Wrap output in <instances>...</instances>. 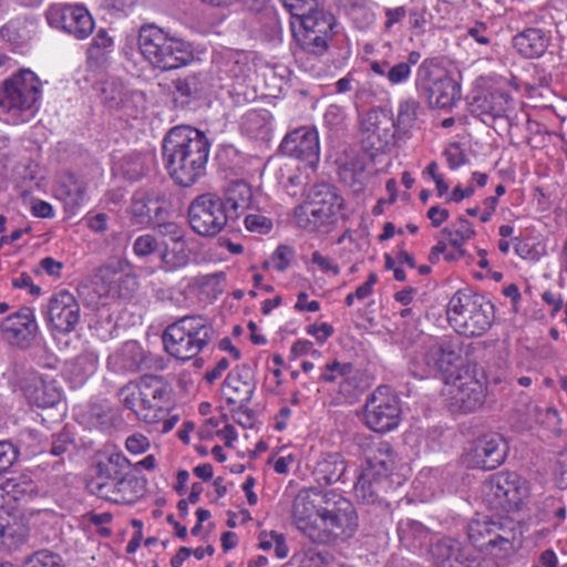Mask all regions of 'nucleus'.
Masks as SVG:
<instances>
[{"label": "nucleus", "mask_w": 567, "mask_h": 567, "mask_svg": "<svg viewBox=\"0 0 567 567\" xmlns=\"http://www.w3.org/2000/svg\"><path fill=\"white\" fill-rule=\"evenodd\" d=\"M329 528L326 515L318 512L317 515L302 527L301 533L312 543L328 545L336 542L332 535H328Z\"/></svg>", "instance_id": "8fccbe9b"}, {"label": "nucleus", "mask_w": 567, "mask_h": 567, "mask_svg": "<svg viewBox=\"0 0 567 567\" xmlns=\"http://www.w3.org/2000/svg\"><path fill=\"white\" fill-rule=\"evenodd\" d=\"M293 37L302 51L317 56L323 55L328 51L331 41V38L303 29L295 31Z\"/></svg>", "instance_id": "49530a36"}, {"label": "nucleus", "mask_w": 567, "mask_h": 567, "mask_svg": "<svg viewBox=\"0 0 567 567\" xmlns=\"http://www.w3.org/2000/svg\"><path fill=\"white\" fill-rule=\"evenodd\" d=\"M86 425L101 432L107 431L113 426L114 413L107 404H91L84 414Z\"/></svg>", "instance_id": "09e8293b"}, {"label": "nucleus", "mask_w": 567, "mask_h": 567, "mask_svg": "<svg viewBox=\"0 0 567 567\" xmlns=\"http://www.w3.org/2000/svg\"><path fill=\"white\" fill-rule=\"evenodd\" d=\"M406 16V9L403 6L395 8H385L384 9V29L390 31L394 24L401 22Z\"/></svg>", "instance_id": "338daca9"}, {"label": "nucleus", "mask_w": 567, "mask_h": 567, "mask_svg": "<svg viewBox=\"0 0 567 567\" xmlns=\"http://www.w3.org/2000/svg\"><path fill=\"white\" fill-rule=\"evenodd\" d=\"M22 567H64V565L59 554L42 549L28 556Z\"/></svg>", "instance_id": "864d4df0"}, {"label": "nucleus", "mask_w": 567, "mask_h": 567, "mask_svg": "<svg viewBox=\"0 0 567 567\" xmlns=\"http://www.w3.org/2000/svg\"><path fill=\"white\" fill-rule=\"evenodd\" d=\"M165 195L156 188H140L131 197L127 209L132 225L145 226L159 218L164 210Z\"/></svg>", "instance_id": "4be33fe9"}, {"label": "nucleus", "mask_w": 567, "mask_h": 567, "mask_svg": "<svg viewBox=\"0 0 567 567\" xmlns=\"http://www.w3.org/2000/svg\"><path fill=\"white\" fill-rule=\"evenodd\" d=\"M549 37L539 28H527L513 38V45L526 59L540 58L547 50Z\"/></svg>", "instance_id": "72a5a7b5"}, {"label": "nucleus", "mask_w": 567, "mask_h": 567, "mask_svg": "<svg viewBox=\"0 0 567 567\" xmlns=\"http://www.w3.org/2000/svg\"><path fill=\"white\" fill-rule=\"evenodd\" d=\"M249 68L247 63L240 62L238 60H229L226 64L225 72L228 74L230 79H233L237 84H241L248 76Z\"/></svg>", "instance_id": "680f3d73"}, {"label": "nucleus", "mask_w": 567, "mask_h": 567, "mask_svg": "<svg viewBox=\"0 0 567 567\" xmlns=\"http://www.w3.org/2000/svg\"><path fill=\"white\" fill-rule=\"evenodd\" d=\"M508 94L498 91L491 92L475 96L471 103V112L486 122L487 118L503 117L508 109Z\"/></svg>", "instance_id": "f704fd0d"}, {"label": "nucleus", "mask_w": 567, "mask_h": 567, "mask_svg": "<svg viewBox=\"0 0 567 567\" xmlns=\"http://www.w3.org/2000/svg\"><path fill=\"white\" fill-rule=\"evenodd\" d=\"M14 501L30 499L39 494L38 485L29 473H14L1 485Z\"/></svg>", "instance_id": "ea45409f"}, {"label": "nucleus", "mask_w": 567, "mask_h": 567, "mask_svg": "<svg viewBox=\"0 0 567 567\" xmlns=\"http://www.w3.org/2000/svg\"><path fill=\"white\" fill-rule=\"evenodd\" d=\"M396 467L394 452L386 441H372L364 451V463L354 484L355 496L363 503H375L388 487V480Z\"/></svg>", "instance_id": "20e7f679"}, {"label": "nucleus", "mask_w": 567, "mask_h": 567, "mask_svg": "<svg viewBox=\"0 0 567 567\" xmlns=\"http://www.w3.org/2000/svg\"><path fill=\"white\" fill-rule=\"evenodd\" d=\"M446 315L454 330L468 337L485 333L495 317L493 303L470 289L458 290L451 297Z\"/></svg>", "instance_id": "39448f33"}, {"label": "nucleus", "mask_w": 567, "mask_h": 567, "mask_svg": "<svg viewBox=\"0 0 567 567\" xmlns=\"http://www.w3.org/2000/svg\"><path fill=\"white\" fill-rule=\"evenodd\" d=\"M209 151L206 135L186 125L171 128L162 144L165 168L172 179L183 187L194 185L205 175Z\"/></svg>", "instance_id": "f257e3e1"}, {"label": "nucleus", "mask_w": 567, "mask_h": 567, "mask_svg": "<svg viewBox=\"0 0 567 567\" xmlns=\"http://www.w3.org/2000/svg\"><path fill=\"white\" fill-rule=\"evenodd\" d=\"M289 13L300 20L319 7L318 0H280Z\"/></svg>", "instance_id": "4d7b16f0"}, {"label": "nucleus", "mask_w": 567, "mask_h": 567, "mask_svg": "<svg viewBox=\"0 0 567 567\" xmlns=\"http://www.w3.org/2000/svg\"><path fill=\"white\" fill-rule=\"evenodd\" d=\"M284 155L295 157L315 167L320 158L319 135L315 127L301 126L289 132L279 146Z\"/></svg>", "instance_id": "6ab92c4d"}, {"label": "nucleus", "mask_w": 567, "mask_h": 567, "mask_svg": "<svg viewBox=\"0 0 567 567\" xmlns=\"http://www.w3.org/2000/svg\"><path fill=\"white\" fill-rule=\"evenodd\" d=\"M322 494L318 488L311 487L300 491L296 496L292 505V517L300 532L317 515L319 505L316 504L315 497L321 498Z\"/></svg>", "instance_id": "4c0bfd02"}, {"label": "nucleus", "mask_w": 567, "mask_h": 567, "mask_svg": "<svg viewBox=\"0 0 567 567\" xmlns=\"http://www.w3.org/2000/svg\"><path fill=\"white\" fill-rule=\"evenodd\" d=\"M298 567H323L329 561V555L316 548H308L292 555Z\"/></svg>", "instance_id": "5fc2aeb1"}, {"label": "nucleus", "mask_w": 567, "mask_h": 567, "mask_svg": "<svg viewBox=\"0 0 567 567\" xmlns=\"http://www.w3.org/2000/svg\"><path fill=\"white\" fill-rule=\"evenodd\" d=\"M146 388L152 389L154 393L145 398L147 403L142 412L146 415V423L157 424L168 414L169 391L162 378L155 375H146Z\"/></svg>", "instance_id": "c85d7f7f"}, {"label": "nucleus", "mask_w": 567, "mask_h": 567, "mask_svg": "<svg viewBox=\"0 0 567 567\" xmlns=\"http://www.w3.org/2000/svg\"><path fill=\"white\" fill-rule=\"evenodd\" d=\"M146 360L142 346L134 340L123 343V346L112 353L107 359L111 370L116 373L137 372L142 369Z\"/></svg>", "instance_id": "7c9ffc66"}, {"label": "nucleus", "mask_w": 567, "mask_h": 567, "mask_svg": "<svg viewBox=\"0 0 567 567\" xmlns=\"http://www.w3.org/2000/svg\"><path fill=\"white\" fill-rule=\"evenodd\" d=\"M125 447L133 454H141L148 450L150 440L141 433H134L126 439Z\"/></svg>", "instance_id": "69168bd1"}, {"label": "nucleus", "mask_w": 567, "mask_h": 567, "mask_svg": "<svg viewBox=\"0 0 567 567\" xmlns=\"http://www.w3.org/2000/svg\"><path fill=\"white\" fill-rule=\"evenodd\" d=\"M100 272L102 274L103 278L109 277V275H112L113 277H117L116 281H118L120 284H123L127 287V290H128L127 292H123L120 289L118 293L122 297H125V298L128 297L130 292L134 291L136 289L137 282H136L135 277H133V276L118 274L116 271L111 270L109 267L101 268Z\"/></svg>", "instance_id": "0e129e2a"}, {"label": "nucleus", "mask_w": 567, "mask_h": 567, "mask_svg": "<svg viewBox=\"0 0 567 567\" xmlns=\"http://www.w3.org/2000/svg\"><path fill=\"white\" fill-rule=\"evenodd\" d=\"M391 127V118L383 110H370L361 122L362 144L375 152L384 151L394 136Z\"/></svg>", "instance_id": "5701e85b"}, {"label": "nucleus", "mask_w": 567, "mask_h": 567, "mask_svg": "<svg viewBox=\"0 0 567 567\" xmlns=\"http://www.w3.org/2000/svg\"><path fill=\"white\" fill-rule=\"evenodd\" d=\"M19 456V449L10 441H0V474L8 471Z\"/></svg>", "instance_id": "13d9d810"}, {"label": "nucleus", "mask_w": 567, "mask_h": 567, "mask_svg": "<svg viewBox=\"0 0 567 567\" xmlns=\"http://www.w3.org/2000/svg\"><path fill=\"white\" fill-rule=\"evenodd\" d=\"M4 378L13 389H19L30 404L50 408L61 400V391L54 381H45L27 362L13 358L4 372Z\"/></svg>", "instance_id": "9b49d317"}, {"label": "nucleus", "mask_w": 567, "mask_h": 567, "mask_svg": "<svg viewBox=\"0 0 567 567\" xmlns=\"http://www.w3.org/2000/svg\"><path fill=\"white\" fill-rule=\"evenodd\" d=\"M299 22L300 29L332 39V30L336 24V19L330 12L322 8L318 7L313 12H310L300 19Z\"/></svg>", "instance_id": "c03bdc74"}, {"label": "nucleus", "mask_w": 567, "mask_h": 567, "mask_svg": "<svg viewBox=\"0 0 567 567\" xmlns=\"http://www.w3.org/2000/svg\"><path fill=\"white\" fill-rule=\"evenodd\" d=\"M415 87L431 106L451 109L462 97L461 85L433 61L424 60L415 74Z\"/></svg>", "instance_id": "9d476101"}, {"label": "nucleus", "mask_w": 567, "mask_h": 567, "mask_svg": "<svg viewBox=\"0 0 567 567\" xmlns=\"http://www.w3.org/2000/svg\"><path fill=\"white\" fill-rule=\"evenodd\" d=\"M398 534L402 545L416 549L426 543L430 530L422 523L408 518L399 523Z\"/></svg>", "instance_id": "37998d69"}, {"label": "nucleus", "mask_w": 567, "mask_h": 567, "mask_svg": "<svg viewBox=\"0 0 567 567\" xmlns=\"http://www.w3.org/2000/svg\"><path fill=\"white\" fill-rule=\"evenodd\" d=\"M251 199V187L241 179L229 182L220 196L224 212L230 220H236L250 206Z\"/></svg>", "instance_id": "c756f323"}, {"label": "nucleus", "mask_w": 567, "mask_h": 567, "mask_svg": "<svg viewBox=\"0 0 567 567\" xmlns=\"http://www.w3.org/2000/svg\"><path fill=\"white\" fill-rule=\"evenodd\" d=\"M447 395L454 412L471 413L483 405L485 388L472 375H460L449 385Z\"/></svg>", "instance_id": "412c9836"}, {"label": "nucleus", "mask_w": 567, "mask_h": 567, "mask_svg": "<svg viewBox=\"0 0 567 567\" xmlns=\"http://www.w3.org/2000/svg\"><path fill=\"white\" fill-rule=\"evenodd\" d=\"M507 452L506 441L499 434L489 433L474 442L466 455V462L472 467L491 471L505 461Z\"/></svg>", "instance_id": "aec40b11"}, {"label": "nucleus", "mask_w": 567, "mask_h": 567, "mask_svg": "<svg viewBox=\"0 0 567 567\" xmlns=\"http://www.w3.org/2000/svg\"><path fill=\"white\" fill-rule=\"evenodd\" d=\"M255 389L254 373L247 364L237 365L224 381V394L230 404L247 405L252 399Z\"/></svg>", "instance_id": "bb28decb"}, {"label": "nucleus", "mask_w": 567, "mask_h": 567, "mask_svg": "<svg viewBox=\"0 0 567 567\" xmlns=\"http://www.w3.org/2000/svg\"><path fill=\"white\" fill-rule=\"evenodd\" d=\"M138 49L146 61L162 71L178 69L193 59L188 43L169 37L155 24H145L140 28Z\"/></svg>", "instance_id": "423d86ee"}, {"label": "nucleus", "mask_w": 567, "mask_h": 567, "mask_svg": "<svg viewBox=\"0 0 567 567\" xmlns=\"http://www.w3.org/2000/svg\"><path fill=\"white\" fill-rule=\"evenodd\" d=\"M258 547L262 550L274 549L275 555L279 559H284L289 555V546L286 536L276 530H262L258 536Z\"/></svg>", "instance_id": "603ef678"}, {"label": "nucleus", "mask_w": 567, "mask_h": 567, "mask_svg": "<svg viewBox=\"0 0 567 567\" xmlns=\"http://www.w3.org/2000/svg\"><path fill=\"white\" fill-rule=\"evenodd\" d=\"M224 208L220 196L215 193H205L196 196L187 209L190 228L203 237L218 235L230 220Z\"/></svg>", "instance_id": "ddd939ff"}, {"label": "nucleus", "mask_w": 567, "mask_h": 567, "mask_svg": "<svg viewBox=\"0 0 567 567\" xmlns=\"http://www.w3.org/2000/svg\"><path fill=\"white\" fill-rule=\"evenodd\" d=\"M442 234L449 239L450 244L457 250L460 257L465 256V250L462 248L464 243L475 236V230L471 221L465 217H458L450 226L443 228Z\"/></svg>", "instance_id": "a18cd8bd"}, {"label": "nucleus", "mask_w": 567, "mask_h": 567, "mask_svg": "<svg viewBox=\"0 0 567 567\" xmlns=\"http://www.w3.org/2000/svg\"><path fill=\"white\" fill-rule=\"evenodd\" d=\"M245 226L249 231L268 234L272 228V221L264 215L249 214L245 217Z\"/></svg>", "instance_id": "bf43d9fd"}, {"label": "nucleus", "mask_w": 567, "mask_h": 567, "mask_svg": "<svg viewBox=\"0 0 567 567\" xmlns=\"http://www.w3.org/2000/svg\"><path fill=\"white\" fill-rule=\"evenodd\" d=\"M430 551L437 567H478L467 546L453 537L437 539Z\"/></svg>", "instance_id": "393cba45"}, {"label": "nucleus", "mask_w": 567, "mask_h": 567, "mask_svg": "<svg viewBox=\"0 0 567 567\" xmlns=\"http://www.w3.org/2000/svg\"><path fill=\"white\" fill-rule=\"evenodd\" d=\"M73 447V439L69 432H60L52 441L50 453L60 456Z\"/></svg>", "instance_id": "e2e57ef3"}, {"label": "nucleus", "mask_w": 567, "mask_h": 567, "mask_svg": "<svg viewBox=\"0 0 567 567\" xmlns=\"http://www.w3.org/2000/svg\"><path fill=\"white\" fill-rule=\"evenodd\" d=\"M271 114L267 110H250L241 117L240 127L251 138L266 140L270 135Z\"/></svg>", "instance_id": "58836bf2"}, {"label": "nucleus", "mask_w": 567, "mask_h": 567, "mask_svg": "<svg viewBox=\"0 0 567 567\" xmlns=\"http://www.w3.org/2000/svg\"><path fill=\"white\" fill-rule=\"evenodd\" d=\"M157 231L162 237V240H159L163 247L161 250V260L168 268L184 266L187 262L184 230L175 223H164L157 226Z\"/></svg>", "instance_id": "a878e982"}, {"label": "nucleus", "mask_w": 567, "mask_h": 567, "mask_svg": "<svg viewBox=\"0 0 567 567\" xmlns=\"http://www.w3.org/2000/svg\"><path fill=\"white\" fill-rule=\"evenodd\" d=\"M409 23L410 28L416 34H421L425 31V25L427 23L426 12L424 9H413L409 12Z\"/></svg>", "instance_id": "774afa93"}, {"label": "nucleus", "mask_w": 567, "mask_h": 567, "mask_svg": "<svg viewBox=\"0 0 567 567\" xmlns=\"http://www.w3.org/2000/svg\"><path fill=\"white\" fill-rule=\"evenodd\" d=\"M364 420L368 427L380 433L389 432L399 425L400 401L389 386H378L367 399Z\"/></svg>", "instance_id": "4468645a"}, {"label": "nucleus", "mask_w": 567, "mask_h": 567, "mask_svg": "<svg viewBox=\"0 0 567 567\" xmlns=\"http://www.w3.org/2000/svg\"><path fill=\"white\" fill-rule=\"evenodd\" d=\"M0 327L6 340L22 349L31 346L38 330L33 310L28 307L4 318Z\"/></svg>", "instance_id": "b1692460"}, {"label": "nucleus", "mask_w": 567, "mask_h": 567, "mask_svg": "<svg viewBox=\"0 0 567 567\" xmlns=\"http://www.w3.org/2000/svg\"><path fill=\"white\" fill-rule=\"evenodd\" d=\"M346 468V461L341 454L324 453L318 458L312 474L319 484L330 485L341 480Z\"/></svg>", "instance_id": "e433bc0d"}, {"label": "nucleus", "mask_w": 567, "mask_h": 567, "mask_svg": "<svg viewBox=\"0 0 567 567\" xmlns=\"http://www.w3.org/2000/svg\"><path fill=\"white\" fill-rule=\"evenodd\" d=\"M207 86V76L202 72L178 78L173 81L174 102L181 107H186L192 102L202 99Z\"/></svg>", "instance_id": "2f4dec72"}, {"label": "nucleus", "mask_w": 567, "mask_h": 567, "mask_svg": "<svg viewBox=\"0 0 567 567\" xmlns=\"http://www.w3.org/2000/svg\"><path fill=\"white\" fill-rule=\"evenodd\" d=\"M41 95V81L30 70H21L0 85V116L4 121H23L24 112L30 111Z\"/></svg>", "instance_id": "6e6552de"}, {"label": "nucleus", "mask_w": 567, "mask_h": 567, "mask_svg": "<svg viewBox=\"0 0 567 567\" xmlns=\"http://www.w3.org/2000/svg\"><path fill=\"white\" fill-rule=\"evenodd\" d=\"M466 535L474 548L496 559L512 556L519 543L515 527L487 517L471 519L466 525Z\"/></svg>", "instance_id": "0eeeda50"}, {"label": "nucleus", "mask_w": 567, "mask_h": 567, "mask_svg": "<svg viewBox=\"0 0 567 567\" xmlns=\"http://www.w3.org/2000/svg\"><path fill=\"white\" fill-rule=\"evenodd\" d=\"M319 513L326 515L328 535H332L334 540H344L352 537L358 528V516L352 503L336 493L334 491L324 492L319 504Z\"/></svg>", "instance_id": "2eb2a0df"}, {"label": "nucleus", "mask_w": 567, "mask_h": 567, "mask_svg": "<svg viewBox=\"0 0 567 567\" xmlns=\"http://www.w3.org/2000/svg\"><path fill=\"white\" fill-rule=\"evenodd\" d=\"M102 99L109 109L122 111L127 116L134 115L133 101L122 84L106 83L102 89Z\"/></svg>", "instance_id": "79ce46f5"}, {"label": "nucleus", "mask_w": 567, "mask_h": 567, "mask_svg": "<svg viewBox=\"0 0 567 567\" xmlns=\"http://www.w3.org/2000/svg\"><path fill=\"white\" fill-rule=\"evenodd\" d=\"M319 382L339 383L340 393L351 396L360 388L359 371L352 363L334 359L321 368Z\"/></svg>", "instance_id": "cd10ccee"}, {"label": "nucleus", "mask_w": 567, "mask_h": 567, "mask_svg": "<svg viewBox=\"0 0 567 567\" xmlns=\"http://www.w3.org/2000/svg\"><path fill=\"white\" fill-rule=\"evenodd\" d=\"M162 249L163 247L159 240L151 234L141 235L133 243V251L138 257H147L154 252H158L161 255Z\"/></svg>", "instance_id": "6e6d98bb"}, {"label": "nucleus", "mask_w": 567, "mask_h": 567, "mask_svg": "<svg viewBox=\"0 0 567 567\" xmlns=\"http://www.w3.org/2000/svg\"><path fill=\"white\" fill-rule=\"evenodd\" d=\"M307 197L308 205L297 207L295 216L297 224L309 231L334 223L344 207V199L337 187L328 183L311 186Z\"/></svg>", "instance_id": "1a4fd4ad"}, {"label": "nucleus", "mask_w": 567, "mask_h": 567, "mask_svg": "<svg viewBox=\"0 0 567 567\" xmlns=\"http://www.w3.org/2000/svg\"><path fill=\"white\" fill-rule=\"evenodd\" d=\"M293 256L295 251L291 247L287 245L278 246L272 255V262L275 269L278 271L286 270L289 267Z\"/></svg>", "instance_id": "052dcab7"}, {"label": "nucleus", "mask_w": 567, "mask_h": 567, "mask_svg": "<svg viewBox=\"0 0 567 567\" xmlns=\"http://www.w3.org/2000/svg\"><path fill=\"white\" fill-rule=\"evenodd\" d=\"M86 182L73 173H65L60 179L58 193L71 214H76L86 199Z\"/></svg>", "instance_id": "c9c22d12"}, {"label": "nucleus", "mask_w": 567, "mask_h": 567, "mask_svg": "<svg viewBox=\"0 0 567 567\" xmlns=\"http://www.w3.org/2000/svg\"><path fill=\"white\" fill-rule=\"evenodd\" d=\"M45 313L50 328L62 334L74 331L81 318L80 305L68 290H60L50 297Z\"/></svg>", "instance_id": "a211bd4d"}, {"label": "nucleus", "mask_w": 567, "mask_h": 567, "mask_svg": "<svg viewBox=\"0 0 567 567\" xmlns=\"http://www.w3.org/2000/svg\"><path fill=\"white\" fill-rule=\"evenodd\" d=\"M458 344L447 337L432 341L412 358L409 370L417 379H427L446 372L458 359Z\"/></svg>", "instance_id": "f8f14e48"}, {"label": "nucleus", "mask_w": 567, "mask_h": 567, "mask_svg": "<svg viewBox=\"0 0 567 567\" xmlns=\"http://www.w3.org/2000/svg\"><path fill=\"white\" fill-rule=\"evenodd\" d=\"M487 495L493 497L495 507L511 512L528 496L526 481L514 472H501L486 484Z\"/></svg>", "instance_id": "f3484780"}, {"label": "nucleus", "mask_w": 567, "mask_h": 567, "mask_svg": "<svg viewBox=\"0 0 567 567\" xmlns=\"http://www.w3.org/2000/svg\"><path fill=\"white\" fill-rule=\"evenodd\" d=\"M153 390L146 388V375L131 381L118 391V399L125 409L132 411L136 417L146 423V415H143L142 409L145 408L147 400L145 398L153 394Z\"/></svg>", "instance_id": "473e14b6"}, {"label": "nucleus", "mask_w": 567, "mask_h": 567, "mask_svg": "<svg viewBox=\"0 0 567 567\" xmlns=\"http://www.w3.org/2000/svg\"><path fill=\"white\" fill-rule=\"evenodd\" d=\"M86 487L99 498L116 504H133L145 493L146 481L131 471L121 452L104 453L89 468Z\"/></svg>", "instance_id": "f03ea898"}, {"label": "nucleus", "mask_w": 567, "mask_h": 567, "mask_svg": "<svg viewBox=\"0 0 567 567\" xmlns=\"http://www.w3.org/2000/svg\"><path fill=\"white\" fill-rule=\"evenodd\" d=\"M97 369V357L91 352H83L68 363V373L76 383H83Z\"/></svg>", "instance_id": "de8ad7c7"}, {"label": "nucleus", "mask_w": 567, "mask_h": 567, "mask_svg": "<svg viewBox=\"0 0 567 567\" xmlns=\"http://www.w3.org/2000/svg\"><path fill=\"white\" fill-rule=\"evenodd\" d=\"M45 19L50 27L79 40L87 38L94 30L92 16L81 6L52 4L45 11Z\"/></svg>", "instance_id": "dca6fc26"}, {"label": "nucleus", "mask_w": 567, "mask_h": 567, "mask_svg": "<svg viewBox=\"0 0 567 567\" xmlns=\"http://www.w3.org/2000/svg\"><path fill=\"white\" fill-rule=\"evenodd\" d=\"M162 339L171 357L187 361L196 358L215 339V329L204 316H184L166 327Z\"/></svg>", "instance_id": "7ed1b4c3"}, {"label": "nucleus", "mask_w": 567, "mask_h": 567, "mask_svg": "<svg viewBox=\"0 0 567 567\" xmlns=\"http://www.w3.org/2000/svg\"><path fill=\"white\" fill-rule=\"evenodd\" d=\"M369 68L372 73L384 76L391 85H400L411 76L410 63L403 61L391 64L388 60H371Z\"/></svg>", "instance_id": "a19ab883"}, {"label": "nucleus", "mask_w": 567, "mask_h": 567, "mask_svg": "<svg viewBox=\"0 0 567 567\" xmlns=\"http://www.w3.org/2000/svg\"><path fill=\"white\" fill-rule=\"evenodd\" d=\"M419 109L420 103L414 99L402 101L398 107L396 120H391L392 126L402 133H406L414 126Z\"/></svg>", "instance_id": "3c124183"}]
</instances>
